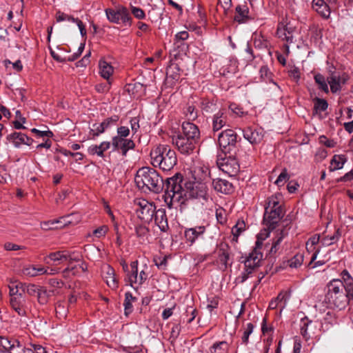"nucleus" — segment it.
<instances>
[{
  "mask_svg": "<svg viewBox=\"0 0 353 353\" xmlns=\"http://www.w3.org/2000/svg\"><path fill=\"white\" fill-rule=\"evenodd\" d=\"M50 296V292L41 287L37 295V301L41 305H46L48 302Z\"/></svg>",
  "mask_w": 353,
  "mask_h": 353,
  "instance_id": "44",
  "label": "nucleus"
},
{
  "mask_svg": "<svg viewBox=\"0 0 353 353\" xmlns=\"http://www.w3.org/2000/svg\"><path fill=\"white\" fill-rule=\"evenodd\" d=\"M117 135L113 137L112 138H127L130 133V129L127 126H120L117 128Z\"/></svg>",
  "mask_w": 353,
  "mask_h": 353,
  "instance_id": "53",
  "label": "nucleus"
},
{
  "mask_svg": "<svg viewBox=\"0 0 353 353\" xmlns=\"http://www.w3.org/2000/svg\"><path fill=\"white\" fill-rule=\"evenodd\" d=\"M102 274L103 279L109 287L113 289L118 287V281L116 278L115 271L112 266L108 264L104 265L102 267Z\"/></svg>",
  "mask_w": 353,
  "mask_h": 353,
  "instance_id": "21",
  "label": "nucleus"
},
{
  "mask_svg": "<svg viewBox=\"0 0 353 353\" xmlns=\"http://www.w3.org/2000/svg\"><path fill=\"white\" fill-rule=\"evenodd\" d=\"M288 232L285 229L278 232L276 236L273 239L268 255L270 256H274L279 252L281 250V243L283 239L288 235Z\"/></svg>",
  "mask_w": 353,
  "mask_h": 353,
  "instance_id": "27",
  "label": "nucleus"
},
{
  "mask_svg": "<svg viewBox=\"0 0 353 353\" xmlns=\"http://www.w3.org/2000/svg\"><path fill=\"white\" fill-rule=\"evenodd\" d=\"M135 232L139 237H145L149 233L148 228L143 225H138L135 228Z\"/></svg>",
  "mask_w": 353,
  "mask_h": 353,
  "instance_id": "58",
  "label": "nucleus"
},
{
  "mask_svg": "<svg viewBox=\"0 0 353 353\" xmlns=\"http://www.w3.org/2000/svg\"><path fill=\"white\" fill-rule=\"evenodd\" d=\"M150 154L152 165L165 172L171 170L177 163L175 151L168 145H157Z\"/></svg>",
  "mask_w": 353,
  "mask_h": 353,
  "instance_id": "4",
  "label": "nucleus"
},
{
  "mask_svg": "<svg viewBox=\"0 0 353 353\" xmlns=\"http://www.w3.org/2000/svg\"><path fill=\"white\" fill-rule=\"evenodd\" d=\"M346 161L345 156L334 155L331 160L330 170L331 172L341 169Z\"/></svg>",
  "mask_w": 353,
  "mask_h": 353,
  "instance_id": "37",
  "label": "nucleus"
},
{
  "mask_svg": "<svg viewBox=\"0 0 353 353\" xmlns=\"http://www.w3.org/2000/svg\"><path fill=\"white\" fill-rule=\"evenodd\" d=\"M112 151L120 152L123 157H125L128 150L134 149L135 143L132 139L112 138Z\"/></svg>",
  "mask_w": 353,
  "mask_h": 353,
  "instance_id": "14",
  "label": "nucleus"
},
{
  "mask_svg": "<svg viewBox=\"0 0 353 353\" xmlns=\"http://www.w3.org/2000/svg\"><path fill=\"white\" fill-rule=\"evenodd\" d=\"M137 187L143 192L148 191L159 193L166 189V181L164 182L162 176L154 168L143 167L137 172L134 178Z\"/></svg>",
  "mask_w": 353,
  "mask_h": 353,
  "instance_id": "2",
  "label": "nucleus"
},
{
  "mask_svg": "<svg viewBox=\"0 0 353 353\" xmlns=\"http://www.w3.org/2000/svg\"><path fill=\"white\" fill-rule=\"evenodd\" d=\"M119 119V117L118 115L114 114L110 117H108V118L104 119L103 121L101 122V123L105 127V128L107 130L110 128H112V126L116 125Z\"/></svg>",
  "mask_w": 353,
  "mask_h": 353,
  "instance_id": "50",
  "label": "nucleus"
},
{
  "mask_svg": "<svg viewBox=\"0 0 353 353\" xmlns=\"http://www.w3.org/2000/svg\"><path fill=\"white\" fill-rule=\"evenodd\" d=\"M153 217L154 218L156 225L159 227L161 231L165 232L168 230L169 225L165 209L159 208L157 210Z\"/></svg>",
  "mask_w": 353,
  "mask_h": 353,
  "instance_id": "23",
  "label": "nucleus"
},
{
  "mask_svg": "<svg viewBox=\"0 0 353 353\" xmlns=\"http://www.w3.org/2000/svg\"><path fill=\"white\" fill-rule=\"evenodd\" d=\"M55 312L57 316L61 319H65L68 314V308L65 307V303L61 301H59L55 305Z\"/></svg>",
  "mask_w": 353,
  "mask_h": 353,
  "instance_id": "47",
  "label": "nucleus"
},
{
  "mask_svg": "<svg viewBox=\"0 0 353 353\" xmlns=\"http://www.w3.org/2000/svg\"><path fill=\"white\" fill-rule=\"evenodd\" d=\"M198 142L190 139L177 134L172 137V143L175 145L178 150L183 154L192 153Z\"/></svg>",
  "mask_w": 353,
  "mask_h": 353,
  "instance_id": "13",
  "label": "nucleus"
},
{
  "mask_svg": "<svg viewBox=\"0 0 353 353\" xmlns=\"http://www.w3.org/2000/svg\"><path fill=\"white\" fill-rule=\"evenodd\" d=\"M130 123L131 129H132V131L133 135H134L137 132L138 130L140 128L139 118L138 117L132 118L130 121Z\"/></svg>",
  "mask_w": 353,
  "mask_h": 353,
  "instance_id": "64",
  "label": "nucleus"
},
{
  "mask_svg": "<svg viewBox=\"0 0 353 353\" xmlns=\"http://www.w3.org/2000/svg\"><path fill=\"white\" fill-rule=\"evenodd\" d=\"M138 205L139 206L137 210L138 217L145 222L152 221L157 211L155 205L145 199L140 200Z\"/></svg>",
  "mask_w": 353,
  "mask_h": 353,
  "instance_id": "12",
  "label": "nucleus"
},
{
  "mask_svg": "<svg viewBox=\"0 0 353 353\" xmlns=\"http://www.w3.org/2000/svg\"><path fill=\"white\" fill-rule=\"evenodd\" d=\"M214 254L216 258V263L219 266L220 269L225 270L233 263L231 248L228 243L221 242L217 246Z\"/></svg>",
  "mask_w": 353,
  "mask_h": 353,
  "instance_id": "9",
  "label": "nucleus"
},
{
  "mask_svg": "<svg viewBox=\"0 0 353 353\" xmlns=\"http://www.w3.org/2000/svg\"><path fill=\"white\" fill-rule=\"evenodd\" d=\"M274 208L276 210H283L282 205L279 204V196L276 195L268 197L265 207V209L269 210H274Z\"/></svg>",
  "mask_w": 353,
  "mask_h": 353,
  "instance_id": "41",
  "label": "nucleus"
},
{
  "mask_svg": "<svg viewBox=\"0 0 353 353\" xmlns=\"http://www.w3.org/2000/svg\"><path fill=\"white\" fill-rule=\"evenodd\" d=\"M180 68L178 64L171 63L166 70V77L172 80V83L178 81L180 78Z\"/></svg>",
  "mask_w": 353,
  "mask_h": 353,
  "instance_id": "35",
  "label": "nucleus"
},
{
  "mask_svg": "<svg viewBox=\"0 0 353 353\" xmlns=\"http://www.w3.org/2000/svg\"><path fill=\"white\" fill-rule=\"evenodd\" d=\"M186 116L188 117V119L190 120H194L195 119L197 118L198 113L194 106L189 105L187 108Z\"/></svg>",
  "mask_w": 353,
  "mask_h": 353,
  "instance_id": "59",
  "label": "nucleus"
},
{
  "mask_svg": "<svg viewBox=\"0 0 353 353\" xmlns=\"http://www.w3.org/2000/svg\"><path fill=\"white\" fill-rule=\"evenodd\" d=\"M341 231L337 229L332 235H327L322 239V243L325 245H331L339 241L341 236Z\"/></svg>",
  "mask_w": 353,
  "mask_h": 353,
  "instance_id": "43",
  "label": "nucleus"
},
{
  "mask_svg": "<svg viewBox=\"0 0 353 353\" xmlns=\"http://www.w3.org/2000/svg\"><path fill=\"white\" fill-rule=\"evenodd\" d=\"M108 230V228L106 225H102V226L95 229L93 231V234L98 238H101L105 235Z\"/></svg>",
  "mask_w": 353,
  "mask_h": 353,
  "instance_id": "62",
  "label": "nucleus"
},
{
  "mask_svg": "<svg viewBox=\"0 0 353 353\" xmlns=\"http://www.w3.org/2000/svg\"><path fill=\"white\" fill-rule=\"evenodd\" d=\"M227 113L225 108H219L212 117V128L214 132L220 130L227 123Z\"/></svg>",
  "mask_w": 353,
  "mask_h": 353,
  "instance_id": "16",
  "label": "nucleus"
},
{
  "mask_svg": "<svg viewBox=\"0 0 353 353\" xmlns=\"http://www.w3.org/2000/svg\"><path fill=\"white\" fill-rule=\"evenodd\" d=\"M105 14L109 21L114 23H119L120 21L125 26H131L132 18L128 9L124 6H119L116 10L108 8Z\"/></svg>",
  "mask_w": 353,
  "mask_h": 353,
  "instance_id": "8",
  "label": "nucleus"
},
{
  "mask_svg": "<svg viewBox=\"0 0 353 353\" xmlns=\"http://www.w3.org/2000/svg\"><path fill=\"white\" fill-rule=\"evenodd\" d=\"M189 37V34L186 31H181L178 32L175 35L174 39V45L177 46V47H180L181 46L183 45V41L186 40Z\"/></svg>",
  "mask_w": 353,
  "mask_h": 353,
  "instance_id": "51",
  "label": "nucleus"
},
{
  "mask_svg": "<svg viewBox=\"0 0 353 353\" xmlns=\"http://www.w3.org/2000/svg\"><path fill=\"white\" fill-rule=\"evenodd\" d=\"M218 165L219 168L230 176H236L240 170V166L234 155H227L221 159H218Z\"/></svg>",
  "mask_w": 353,
  "mask_h": 353,
  "instance_id": "10",
  "label": "nucleus"
},
{
  "mask_svg": "<svg viewBox=\"0 0 353 353\" xmlns=\"http://www.w3.org/2000/svg\"><path fill=\"white\" fill-rule=\"evenodd\" d=\"M56 20L57 22H61L67 20L72 23H76L79 28L81 36L84 37L86 35V30L85 26L83 25V22L79 19L74 18L73 17L65 14L64 12L58 11L56 14Z\"/></svg>",
  "mask_w": 353,
  "mask_h": 353,
  "instance_id": "24",
  "label": "nucleus"
},
{
  "mask_svg": "<svg viewBox=\"0 0 353 353\" xmlns=\"http://www.w3.org/2000/svg\"><path fill=\"white\" fill-rule=\"evenodd\" d=\"M263 243L258 239L255 243V247L249 255L243 261L244 263V270L238 276L235 282L236 283H244L251 275L259 268L263 259V253L261 252Z\"/></svg>",
  "mask_w": 353,
  "mask_h": 353,
  "instance_id": "5",
  "label": "nucleus"
},
{
  "mask_svg": "<svg viewBox=\"0 0 353 353\" xmlns=\"http://www.w3.org/2000/svg\"><path fill=\"white\" fill-rule=\"evenodd\" d=\"M105 130L101 123L99 124L95 123L93 125V128L90 130V134L92 135V139H94L96 137H99V134L103 133Z\"/></svg>",
  "mask_w": 353,
  "mask_h": 353,
  "instance_id": "49",
  "label": "nucleus"
},
{
  "mask_svg": "<svg viewBox=\"0 0 353 353\" xmlns=\"http://www.w3.org/2000/svg\"><path fill=\"white\" fill-rule=\"evenodd\" d=\"M128 280L131 287L136 289L137 286V280L138 279V261H132L130 263V271L127 274Z\"/></svg>",
  "mask_w": 353,
  "mask_h": 353,
  "instance_id": "33",
  "label": "nucleus"
},
{
  "mask_svg": "<svg viewBox=\"0 0 353 353\" xmlns=\"http://www.w3.org/2000/svg\"><path fill=\"white\" fill-rule=\"evenodd\" d=\"M285 214L284 210L265 209L263 223L269 231L274 230Z\"/></svg>",
  "mask_w": 353,
  "mask_h": 353,
  "instance_id": "11",
  "label": "nucleus"
},
{
  "mask_svg": "<svg viewBox=\"0 0 353 353\" xmlns=\"http://www.w3.org/2000/svg\"><path fill=\"white\" fill-rule=\"evenodd\" d=\"M99 73L101 76L108 80L114 72L113 67L105 60H100L99 63Z\"/></svg>",
  "mask_w": 353,
  "mask_h": 353,
  "instance_id": "34",
  "label": "nucleus"
},
{
  "mask_svg": "<svg viewBox=\"0 0 353 353\" xmlns=\"http://www.w3.org/2000/svg\"><path fill=\"white\" fill-rule=\"evenodd\" d=\"M6 140L12 143L16 148H19L22 144L30 145L33 142V139L32 138L23 133L17 132H14L8 134Z\"/></svg>",
  "mask_w": 353,
  "mask_h": 353,
  "instance_id": "19",
  "label": "nucleus"
},
{
  "mask_svg": "<svg viewBox=\"0 0 353 353\" xmlns=\"http://www.w3.org/2000/svg\"><path fill=\"white\" fill-rule=\"evenodd\" d=\"M330 75L327 78V81L330 86V90L332 93H336L341 90V84L344 83V79L335 71L330 70Z\"/></svg>",
  "mask_w": 353,
  "mask_h": 353,
  "instance_id": "22",
  "label": "nucleus"
},
{
  "mask_svg": "<svg viewBox=\"0 0 353 353\" xmlns=\"http://www.w3.org/2000/svg\"><path fill=\"white\" fill-rule=\"evenodd\" d=\"M136 300V297L133 296L132 293L128 292L125 294V299L123 302L124 314L128 316L133 311L132 302Z\"/></svg>",
  "mask_w": 353,
  "mask_h": 353,
  "instance_id": "36",
  "label": "nucleus"
},
{
  "mask_svg": "<svg viewBox=\"0 0 353 353\" xmlns=\"http://www.w3.org/2000/svg\"><path fill=\"white\" fill-rule=\"evenodd\" d=\"M20 343L16 339H9L0 336V352L14 350L16 347H21Z\"/></svg>",
  "mask_w": 353,
  "mask_h": 353,
  "instance_id": "32",
  "label": "nucleus"
},
{
  "mask_svg": "<svg viewBox=\"0 0 353 353\" xmlns=\"http://www.w3.org/2000/svg\"><path fill=\"white\" fill-rule=\"evenodd\" d=\"M261 77L264 80H268L271 78L272 73L266 65H263L259 70Z\"/></svg>",
  "mask_w": 353,
  "mask_h": 353,
  "instance_id": "63",
  "label": "nucleus"
},
{
  "mask_svg": "<svg viewBox=\"0 0 353 353\" xmlns=\"http://www.w3.org/2000/svg\"><path fill=\"white\" fill-rule=\"evenodd\" d=\"M254 46L256 48L268 49L269 41L261 34H256L254 37Z\"/></svg>",
  "mask_w": 353,
  "mask_h": 353,
  "instance_id": "45",
  "label": "nucleus"
},
{
  "mask_svg": "<svg viewBox=\"0 0 353 353\" xmlns=\"http://www.w3.org/2000/svg\"><path fill=\"white\" fill-rule=\"evenodd\" d=\"M245 230V223L243 220H239L232 228L233 240L237 241L239 236Z\"/></svg>",
  "mask_w": 353,
  "mask_h": 353,
  "instance_id": "42",
  "label": "nucleus"
},
{
  "mask_svg": "<svg viewBox=\"0 0 353 353\" xmlns=\"http://www.w3.org/2000/svg\"><path fill=\"white\" fill-rule=\"evenodd\" d=\"M312 323V321L309 320L307 317H304L301 320L300 332L301 335L307 340L310 336L307 332L308 326Z\"/></svg>",
  "mask_w": 353,
  "mask_h": 353,
  "instance_id": "46",
  "label": "nucleus"
},
{
  "mask_svg": "<svg viewBox=\"0 0 353 353\" xmlns=\"http://www.w3.org/2000/svg\"><path fill=\"white\" fill-rule=\"evenodd\" d=\"M212 185L214 190L222 194H229L234 192L232 183L225 179H214L212 180Z\"/></svg>",
  "mask_w": 353,
  "mask_h": 353,
  "instance_id": "20",
  "label": "nucleus"
},
{
  "mask_svg": "<svg viewBox=\"0 0 353 353\" xmlns=\"http://www.w3.org/2000/svg\"><path fill=\"white\" fill-rule=\"evenodd\" d=\"M112 141H103L99 145H91L88 148V152L90 155H97L104 157V152L110 148Z\"/></svg>",
  "mask_w": 353,
  "mask_h": 353,
  "instance_id": "29",
  "label": "nucleus"
},
{
  "mask_svg": "<svg viewBox=\"0 0 353 353\" xmlns=\"http://www.w3.org/2000/svg\"><path fill=\"white\" fill-rule=\"evenodd\" d=\"M304 256L302 253L296 254L292 258L288 260V265L291 268H298L303 263Z\"/></svg>",
  "mask_w": 353,
  "mask_h": 353,
  "instance_id": "40",
  "label": "nucleus"
},
{
  "mask_svg": "<svg viewBox=\"0 0 353 353\" xmlns=\"http://www.w3.org/2000/svg\"><path fill=\"white\" fill-rule=\"evenodd\" d=\"M148 269V267L145 266L144 269L139 272H138V279L137 280V287L141 285L148 279V274L146 272Z\"/></svg>",
  "mask_w": 353,
  "mask_h": 353,
  "instance_id": "55",
  "label": "nucleus"
},
{
  "mask_svg": "<svg viewBox=\"0 0 353 353\" xmlns=\"http://www.w3.org/2000/svg\"><path fill=\"white\" fill-rule=\"evenodd\" d=\"M221 152L226 155H235L237 148V134L232 129L222 131L218 136Z\"/></svg>",
  "mask_w": 353,
  "mask_h": 353,
  "instance_id": "7",
  "label": "nucleus"
},
{
  "mask_svg": "<svg viewBox=\"0 0 353 353\" xmlns=\"http://www.w3.org/2000/svg\"><path fill=\"white\" fill-rule=\"evenodd\" d=\"M199 107L203 114L215 113L218 111V105L214 100L208 98H201L199 99Z\"/></svg>",
  "mask_w": 353,
  "mask_h": 353,
  "instance_id": "28",
  "label": "nucleus"
},
{
  "mask_svg": "<svg viewBox=\"0 0 353 353\" xmlns=\"http://www.w3.org/2000/svg\"><path fill=\"white\" fill-rule=\"evenodd\" d=\"M319 141L327 148H334L336 145V142L334 140L329 139L324 135L319 137Z\"/></svg>",
  "mask_w": 353,
  "mask_h": 353,
  "instance_id": "61",
  "label": "nucleus"
},
{
  "mask_svg": "<svg viewBox=\"0 0 353 353\" xmlns=\"http://www.w3.org/2000/svg\"><path fill=\"white\" fill-rule=\"evenodd\" d=\"M67 258L65 250H59L50 252L44 257L43 261L48 265H59Z\"/></svg>",
  "mask_w": 353,
  "mask_h": 353,
  "instance_id": "26",
  "label": "nucleus"
},
{
  "mask_svg": "<svg viewBox=\"0 0 353 353\" xmlns=\"http://www.w3.org/2000/svg\"><path fill=\"white\" fill-rule=\"evenodd\" d=\"M10 302L12 309H15L19 305H23L25 301L23 299L22 293H19V296L11 297Z\"/></svg>",
  "mask_w": 353,
  "mask_h": 353,
  "instance_id": "54",
  "label": "nucleus"
},
{
  "mask_svg": "<svg viewBox=\"0 0 353 353\" xmlns=\"http://www.w3.org/2000/svg\"><path fill=\"white\" fill-rule=\"evenodd\" d=\"M325 302L332 308H337L340 310L345 309L349 304L352 295H349L344 289L340 279H332L329 281L325 287Z\"/></svg>",
  "mask_w": 353,
  "mask_h": 353,
  "instance_id": "3",
  "label": "nucleus"
},
{
  "mask_svg": "<svg viewBox=\"0 0 353 353\" xmlns=\"http://www.w3.org/2000/svg\"><path fill=\"white\" fill-rule=\"evenodd\" d=\"M229 349V344L225 341H219L214 343L210 347V352L211 353H226Z\"/></svg>",
  "mask_w": 353,
  "mask_h": 353,
  "instance_id": "38",
  "label": "nucleus"
},
{
  "mask_svg": "<svg viewBox=\"0 0 353 353\" xmlns=\"http://www.w3.org/2000/svg\"><path fill=\"white\" fill-rule=\"evenodd\" d=\"M254 330V325L252 323H249L246 325V328L243 332V334L242 336V343L247 345L249 341V336L252 333Z\"/></svg>",
  "mask_w": 353,
  "mask_h": 353,
  "instance_id": "52",
  "label": "nucleus"
},
{
  "mask_svg": "<svg viewBox=\"0 0 353 353\" xmlns=\"http://www.w3.org/2000/svg\"><path fill=\"white\" fill-rule=\"evenodd\" d=\"M314 81L319 85L321 90L325 93L329 92L328 85L323 75L320 73L315 74Z\"/></svg>",
  "mask_w": 353,
  "mask_h": 353,
  "instance_id": "48",
  "label": "nucleus"
},
{
  "mask_svg": "<svg viewBox=\"0 0 353 353\" xmlns=\"http://www.w3.org/2000/svg\"><path fill=\"white\" fill-rule=\"evenodd\" d=\"M206 228L203 225L196 226L185 229L184 236L186 241L191 245L196 240L203 239Z\"/></svg>",
  "mask_w": 353,
  "mask_h": 353,
  "instance_id": "17",
  "label": "nucleus"
},
{
  "mask_svg": "<svg viewBox=\"0 0 353 353\" xmlns=\"http://www.w3.org/2000/svg\"><path fill=\"white\" fill-rule=\"evenodd\" d=\"M196 142L200 139V131L197 125L191 122H183L182 124V132L179 134Z\"/></svg>",
  "mask_w": 353,
  "mask_h": 353,
  "instance_id": "18",
  "label": "nucleus"
},
{
  "mask_svg": "<svg viewBox=\"0 0 353 353\" xmlns=\"http://www.w3.org/2000/svg\"><path fill=\"white\" fill-rule=\"evenodd\" d=\"M41 288L35 284L29 283L26 288V293L30 296H37Z\"/></svg>",
  "mask_w": 353,
  "mask_h": 353,
  "instance_id": "60",
  "label": "nucleus"
},
{
  "mask_svg": "<svg viewBox=\"0 0 353 353\" xmlns=\"http://www.w3.org/2000/svg\"><path fill=\"white\" fill-rule=\"evenodd\" d=\"M288 179H289V175L288 174L287 170L284 169L281 172V174L279 175L277 179L275 181V183L278 186H281V185H283L285 183V182H286V181Z\"/></svg>",
  "mask_w": 353,
  "mask_h": 353,
  "instance_id": "57",
  "label": "nucleus"
},
{
  "mask_svg": "<svg viewBox=\"0 0 353 353\" xmlns=\"http://www.w3.org/2000/svg\"><path fill=\"white\" fill-rule=\"evenodd\" d=\"M341 282L344 286V289L348 292L349 295L353 296V277L347 270H343L340 274Z\"/></svg>",
  "mask_w": 353,
  "mask_h": 353,
  "instance_id": "31",
  "label": "nucleus"
},
{
  "mask_svg": "<svg viewBox=\"0 0 353 353\" xmlns=\"http://www.w3.org/2000/svg\"><path fill=\"white\" fill-rule=\"evenodd\" d=\"M164 202L169 209L180 206L181 211L190 199H208V188L205 183L198 181H184L181 173L166 179Z\"/></svg>",
  "mask_w": 353,
  "mask_h": 353,
  "instance_id": "1",
  "label": "nucleus"
},
{
  "mask_svg": "<svg viewBox=\"0 0 353 353\" xmlns=\"http://www.w3.org/2000/svg\"><path fill=\"white\" fill-rule=\"evenodd\" d=\"M312 8L323 19L330 18L331 10L327 3L324 0H313Z\"/></svg>",
  "mask_w": 353,
  "mask_h": 353,
  "instance_id": "25",
  "label": "nucleus"
},
{
  "mask_svg": "<svg viewBox=\"0 0 353 353\" xmlns=\"http://www.w3.org/2000/svg\"><path fill=\"white\" fill-rule=\"evenodd\" d=\"M314 101V112L316 113L325 111L328 108V103L324 99L315 97Z\"/></svg>",
  "mask_w": 353,
  "mask_h": 353,
  "instance_id": "39",
  "label": "nucleus"
},
{
  "mask_svg": "<svg viewBox=\"0 0 353 353\" xmlns=\"http://www.w3.org/2000/svg\"><path fill=\"white\" fill-rule=\"evenodd\" d=\"M235 11L236 14L234 17V20L239 23H245L250 19L248 16L249 9L245 4L238 5L235 8Z\"/></svg>",
  "mask_w": 353,
  "mask_h": 353,
  "instance_id": "30",
  "label": "nucleus"
},
{
  "mask_svg": "<svg viewBox=\"0 0 353 353\" xmlns=\"http://www.w3.org/2000/svg\"><path fill=\"white\" fill-rule=\"evenodd\" d=\"M276 34L279 39L286 42L285 48L289 52V45L297 43L300 37V30L290 21L279 23L277 27Z\"/></svg>",
  "mask_w": 353,
  "mask_h": 353,
  "instance_id": "6",
  "label": "nucleus"
},
{
  "mask_svg": "<svg viewBox=\"0 0 353 353\" xmlns=\"http://www.w3.org/2000/svg\"><path fill=\"white\" fill-rule=\"evenodd\" d=\"M131 12L134 17L138 19H144L146 17L145 13L141 8L131 6Z\"/></svg>",
  "mask_w": 353,
  "mask_h": 353,
  "instance_id": "56",
  "label": "nucleus"
},
{
  "mask_svg": "<svg viewBox=\"0 0 353 353\" xmlns=\"http://www.w3.org/2000/svg\"><path fill=\"white\" fill-rule=\"evenodd\" d=\"M243 137L251 144H259L263 139V131L262 129H256L252 127H247L243 130Z\"/></svg>",
  "mask_w": 353,
  "mask_h": 353,
  "instance_id": "15",
  "label": "nucleus"
}]
</instances>
